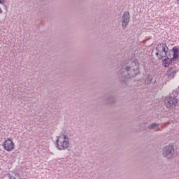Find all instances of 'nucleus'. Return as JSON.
Instances as JSON below:
<instances>
[{
    "instance_id": "obj_1",
    "label": "nucleus",
    "mask_w": 179,
    "mask_h": 179,
    "mask_svg": "<svg viewBox=\"0 0 179 179\" xmlns=\"http://www.w3.org/2000/svg\"><path fill=\"white\" fill-rule=\"evenodd\" d=\"M172 52H173L172 58L171 55L169 54L166 55L167 58L162 61V65L164 66V68L170 66V65H171L173 63V61H177V59H178V48H177L176 46L173 47L172 48Z\"/></svg>"
},
{
    "instance_id": "obj_2",
    "label": "nucleus",
    "mask_w": 179,
    "mask_h": 179,
    "mask_svg": "<svg viewBox=\"0 0 179 179\" xmlns=\"http://www.w3.org/2000/svg\"><path fill=\"white\" fill-rule=\"evenodd\" d=\"M169 52H170V50L166 43H159L157 45L155 55L159 59H163L164 57L169 55Z\"/></svg>"
},
{
    "instance_id": "obj_3",
    "label": "nucleus",
    "mask_w": 179,
    "mask_h": 179,
    "mask_svg": "<svg viewBox=\"0 0 179 179\" xmlns=\"http://www.w3.org/2000/svg\"><path fill=\"white\" fill-rule=\"evenodd\" d=\"M56 143L59 150H65L69 148V141L64 135L59 136Z\"/></svg>"
},
{
    "instance_id": "obj_4",
    "label": "nucleus",
    "mask_w": 179,
    "mask_h": 179,
    "mask_svg": "<svg viewBox=\"0 0 179 179\" xmlns=\"http://www.w3.org/2000/svg\"><path fill=\"white\" fill-rule=\"evenodd\" d=\"M3 148L6 152H12L15 150V143L12 138H7L3 143Z\"/></svg>"
},
{
    "instance_id": "obj_5",
    "label": "nucleus",
    "mask_w": 179,
    "mask_h": 179,
    "mask_svg": "<svg viewBox=\"0 0 179 179\" xmlns=\"http://www.w3.org/2000/svg\"><path fill=\"white\" fill-rule=\"evenodd\" d=\"M163 155L167 159H171L174 156V148L171 145L166 146L164 148Z\"/></svg>"
},
{
    "instance_id": "obj_6",
    "label": "nucleus",
    "mask_w": 179,
    "mask_h": 179,
    "mask_svg": "<svg viewBox=\"0 0 179 179\" xmlns=\"http://www.w3.org/2000/svg\"><path fill=\"white\" fill-rule=\"evenodd\" d=\"M178 101L177 100V98H176V96H173L167 98L165 101V103L168 108H171V107H176Z\"/></svg>"
},
{
    "instance_id": "obj_7",
    "label": "nucleus",
    "mask_w": 179,
    "mask_h": 179,
    "mask_svg": "<svg viewBox=\"0 0 179 179\" xmlns=\"http://www.w3.org/2000/svg\"><path fill=\"white\" fill-rule=\"evenodd\" d=\"M129 23V13L125 12L123 15V21H122V26L123 27H127Z\"/></svg>"
},
{
    "instance_id": "obj_8",
    "label": "nucleus",
    "mask_w": 179,
    "mask_h": 179,
    "mask_svg": "<svg viewBox=\"0 0 179 179\" xmlns=\"http://www.w3.org/2000/svg\"><path fill=\"white\" fill-rule=\"evenodd\" d=\"M176 73L177 71H176L175 68H171L168 71V75H169V76H172L173 78H174Z\"/></svg>"
},
{
    "instance_id": "obj_9",
    "label": "nucleus",
    "mask_w": 179,
    "mask_h": 179,
    "mask_svg": "<svg viewBox=\"0 0 179 179\" xmlns=\"http://www.w3.org/2000/svg\"><path fill=\"white\" fill-rule=\"evenodd\" d=\"M156 127H157V124H152L150 126V128L153 129V128H156Z\"/></svg>"
},
{
    "instance_id": "obj_10",
    "label": "nucleus",
    "mask_w": 179,
    "mask_h": 179,
    "mask_svg": "<svg viewBox=\"0 0 179 179\" xmlns=\"http://www.w3.org/2000/svg\"><path fill=\"white\" fill-rule=\"evenodd\" d=\"M178 3H179V0H177Z\"/></svg>"
},
{
    "instance_id": "obj_11",
    "label": "nucleus",
    "mask_w": 179,
    "mask_h": 179,
    "mask_svg": "<svg viewBox=\"0 0 179 179\" xmlns=\"http://www.w3.org/2000/svg\"><path fill=\"white\" fill-rule=\"evenodd\" d=\"M0 13H1V8H0Z\"/></svg>"
}]
</instances>
